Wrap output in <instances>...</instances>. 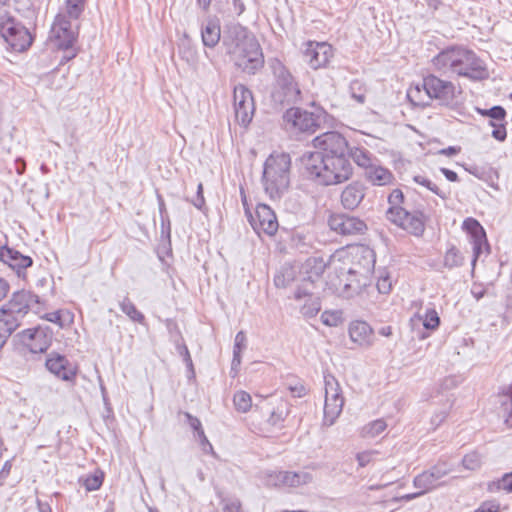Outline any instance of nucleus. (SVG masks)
Wrapping results in <instances>:
<instances>
[{
	"mask_svg": "<svg viewBox=\"0 0 512 512\" xmlns=\"http://www.w3.org/2000/svg\"><path fill=\"white\" fill-rule=\"evenodd\" d=\"M222 47L234 65L244 73L255 74L264 65L262 49L248 30L240 24L225 26Z\"/></svg>",
	"mask_w": 512,
	"mask_h": 512,
	"instance_id": "1",
	"label": "nucleus"
},
{
	"mask_svg": "<svg viewBox=\"0 0 512 512\" xmlns=\"http://www.w3.org/2000/svg\"><path fill=\"white\" fill-rule=\"evenodd\" d=\"M432 65L441 75L446 76L481 80L488 74L484 62L473 51L460 46H451L439 52L432 59Z\"/></svg>",
	"mask_w": 512,
	"mask_h": 512,
	"instance_id": "2",
	"label": "nucleus"
},
{
	"mask_svg": "<svg viewBox=\"0 0 512 512\" xmlns=\"http://www.w3.org/2000/svg\"><path fill=\"white\" fill-rule=\"evenodd\" d=\"M302 164L308 177L319 185L330 186L347 181L353 167L347 157H324L320 154H303Z\"/></svg>",
	"mask_w": 512,
	"mask_h": 512,
	"instance_id": "3",
	"label": "nucleus"
},
{
	"mask_svg": "<svg viewBox=\"0 0 512 512\" xmlns=\"http://www.w3.org/2000/svg\"><path fill=\"white\" fill-rule=\"evenodd\" d=\"M291 158L289 154H271L264 163L263 185L272 200L280 199L290 185Z\"/></svg>",
	"mask_w": 512,
	"mask_h": 512,
	"instance_id": "4",
	"label": "nucleus"
},
{
	"mask_svg": "<svg viewBox=\"0 0 512 512\" xmlns=\"http://www.w3.org/2000/svg\"><path fill=\"white\" fill-rule=\"evenodd\" d=\"M271 68L275 77L271 94L272 100L280 105H292L300 102L302 93L291 72L277 59L272 61Z\"/></svg>",
	"mask_w": 512,
	"mask_h": 512,
	"instance_id": "5",
	"label": "nucleus"
},
{
	"mask_svg": "<svg viewBox=\"0 0 512 512\" xmlns=\"http://www.w3.org/2000/svg\"><path fill=\"white\" fill-rule=\"evenodd\" d=\"M386 216L388 220L415 236H421L424 233L428 219L421 209L412 208L410 204L389 208Z\"/></svg>",
	"mask_w": 512,
	"mask_h": 512,
	"instance_id": "6",
	"label": "nucleus"
},
{
	"mask_svg": "<svg viewBox=\"0 0 512 512\" xmlns=\"http://www.w3.org/2000/svg\"><path fill=\"white\" fill-rule=\"evenodd\" d=\"M324 420L323 423L331 426L340 416L343 406L344 397L338 380L332 374H324Z\"/></svg>",
	"mask_w": 512,
	"mask_h": 512,
	"instance_id": "7",
	"label": "nucleus"
},
{
	"mask_svg": "<svg viewBox=\"0 0 512 512\" xmlns=\"http://www.w3.org/2000/svg\"><path fill=\"white\" fill-rule=\"evenodd\" d=\"M324 268L325 266L323 262L320 261L319 265L315 267L316 279H313L312 276L304 278L294 293V298L296 300L306 299V302L302 307V313L306 316L312 317L321 309L319 301L320 298L315 292V289L317 282H321L320 275L323 273Z\"/></svg>",
	"mask_w": 512,
	"mask_h": 512,
	"instance_id": "8",
	"label": "nucleus"
},
{
	"mask_svg": "<svg viewBox=\"0 0 512 512\" xmlns=\"http://www.w3.org/2000/svg\"><path fill=\"white\" fill-rule=\"evenodd\" d=\"M39 302V297L29 291H17L13 294L12 299L7 304L6 309L0 310V319L14 320L15 329L20 326L21 319L27 314L33 304Z\"/></svg>",
	"mask_w": 512,
	"mask_h": 512,
	"instance_id": "9",
	"label": "nucleus"
},
{
	"mask_svg": "<svg viewBox=\"0 0 512 512\" xmlns=\"http://www.w3.org/2000/svg\"><path fill=\"white\" fill-rule=\"evenodd\" d=\"M315 152H306L305 154H320L324 157H338L348 154V143L346 139L336 131L323 133L313 140Z\"/></svg>",
	"mask_w": 512,
	"mask_h": 512,
	"instance_id": "10",
	"label": "nucleus"
},
{
	"mask_svg": "<svg viewBox=\"0 0 512 512\" xmlns=\"http://www.w3.org/2000/svg\"><path fill=\"white\" fill-rule=\"evenodd\" d=\"M0 33L16 51H24L32 44L29 31L10 16L0 19Z\"/></svg>",
	"mask_w": 512,
	"mask_h": 512,
	"instance_id": "11",
	"label": "nucleus"
},
{
	"mask_svg": "<svg viewBox=\"0 0 512 512\" xmlns=\"http://www.w3.org/2000/svg\"><path fill=\"white\" fill-rule=\"evenodd\" d=\"M53 330L49 326H37L17 334L19 342L32 353H44L52 343Z\"/></svg>",
	"mask_w": 512,
	"mask_h": 512,
	"instance_id": "12",
	"label": "nucleus"
},
{
	"mask_svg": "<svg viewBox=\"0 0 512 512\" xmlns=\"http://www.w3.org/2000/svg\"><path fill=\"white\" fill-rule=\"evenodd\" d=\"M423 89L431 99H436L441 105L450 106L454 102L456 88L450 81L429 74L423 78Z\"/></svg>",
	"mask_w": 512,
	"mask_h": 512,
	"instance_id": "13",
	"label": "nucleus"
},
{
	"mask_svg": "<svg viewBox=\"0 0 512 512\" xmlns=\"http://www.w3.org/2000/svg\"><path fill=\"white\" fill-rule=\"evenodd\" d=\"M246 216L249 223L257 234L265 233L273 236L278 231V220L274 211L266 204L260 203L256 206L255 214L246 209Z\"/></svg>",
	"mask_w": 512,
	"mask_h": 512,
	"instance_id": "14",
	"label": "nucleus"
},
{
	"mask_svg": "<svg viewBox=\"0 0 512 512\" xmlns=\"http://www.w3.org/2000/svg\"><path fill=\"white\" fill-rule=\"evenodd\" d=\"M234 111L237 122L247 126L254 114V100L252 92L242 84L234 87L233 92Z\"/></svg>",
	"mask_w": 512,
	"mask_h": 512,
	"instance_id": "15",
	"label": "nucleus"
},
{
	"mask_svg": "<svg viewBox=\"0 0 512 512\" xmlns=\"http://www.w3.org/2000/svg\"><path fill=\"white\" fill-rule=\"evenodd\" d=\"M287 129L313 133L320 125L319 116L300 108L292 107L283 115Z\"/></svg>",
	"mask_w": 512,
	"mask_h": 512,
	"instance_id": "16",
	"label": "nucleus"
},
{
	"mask_svg": "<svg viewBox=\"0 0 512 512\" xmlns=\"http://www.w3.org/2000/svg\"><path fill=\"white\" fill-rule=\"evenodd\" d=\"M452 471V467L446 462H438L429 470L417 475L413 480V485L421 489L422 493H427L442 483L439 481Z\"/></svg>",
	"mask_w": 512,
	"mask_h": 512,
	"instance_id": "17",
	"label": "nucleus"
},
{
	"mask_svg": "<svg viewBox=\"0 0 512 512\" xmlns=\"http://www.w3.org/2000/svg\"><path fill=\"white\" fill-rule=\"evenodd\" d=\"M331 230L344 236L363 234L367 226L363 220L348 214H333L328 220Z\"/></svg>",
	"mask_w": 512,
	"mask_h": 512,
	"instance_id": "18",
	"label": "nucleus"
},
{
	"mask_svg": "<svg viewBox=\"0 0 512 512\" xmlns=\"http://www.w3.org/2000/svg\"><path fill=\"white\" fill-rule=\"evenodd\" d=\"M68 16L59 13L51 28V38L54 39L55 44L60 49L71 48L76 40V34L72 29Z\"/></svg>",
	"mask_w": 512,
	"mask_h": 512,
	"instance_id": "19",
	"label": "nucleus"
},
{
	"mask_svg": "<svg viewBox=\"0 0 512 512\" xmlns=\"http://www.w3.org/2000/svg\"><path fill=\"white\" fill-rule=\"evenodd\" d=\"M463 229L470 234L473 242L472 265L474 267L477 259L483 252V248H485L486 252L489 253L490 246L487 241L486 232L479 221L474 218L465 219L463 221Z\"/></svg>",
	"mask_w": 512,
	"mask_h": 512,
	"instance_id": "20",
	"label": "nucleus"
},
{
	"mask_svg": "<svg viewBox=\"0 0 512 512\" xmlns=\"http://www.w3.org/2000/svg\"><path fill=\"white\" fill-rule=\"evenodd\" d=\"M303 55L309 66L316 70L327 65L332 57V47L325 42H308Z\"/></svg>",
	"mask_w": 512,
	"mask_h": 512,
	"instance_id": "21",
	"label": "nucleus"
},
{
	"mask_svg": "<svg viewBox=\"0 0 512 512\" xmlns=\"http://www.w3.org/2000/svg\"><path fill=\"white\" fill-rule=\"evenodd\" d=\"M477 111L482 116H487L490 118L488 124L493 127L492 137L500 142L505 141L507 137L506 131V111L502 106L496 105L491 107L490 109H480L477 108Z\"/></svg>",
	"mask_w": 512,
	"mask_h": 512,
	"instance_id": "22",
	"label": "nucleus"
},
{
	"mask_svg": "<svg viewBox=\"0 0 512 512\" xmlns=\"http://www.w3.org/2000/svg\"><path fill=\"white\" fill-rule=\"evenodd\" d=\"M46 367L51 373L64 381H73L76 377V367L63 355H50L46 360Z\"/></svg>",
	"mask_w": 512,
	"mask_h": 512,
	"instance_id": "23",
	"label": "nucleus"
},
{
	"mask_svg": "<svg viewBox=\"0 0 512 512\" xmlns=\"http://www.w3.org/2000/svg\"><path fill=\"white\" fill-rule=\"evenodd\" d=\"M201 38L203 45L207 48H214L220 40L222 41L220 21L217 17H208L202 24Z\"/></svg>",
	"mask_w": 512,
	"mask_h": 512,
	"instance_id": "24",
	"label": "nucleus"
},
{
	"mask_svg": "<svg viewBox=\"0 0 512 512\" xmlns=\"http://www.w3.org/2000/svg\"><path fill=\"white\" fill-rule=\"evenodd\" d=\"M365 197V186L356 181L347 185L341 193V204L345 209L354 210Z\"/></svg>",
	"mask_w": 512,
	"mask_h": 512,
	"instance_id": "25",
	"label": "nucleus"
},
{
	"mask_svg": "<svg viewBox=\"0 0 512 512\" xmlns=\"http://www.w3.org/2000/svg\"><path fill=\"white\" fill-rule=\"evenodd\" d=\"M349 335L353 342L369 347L373 343V330L365 321H353L349 325Z\"/></svg>",
	"mask_w": 512,
	"mask_h": 512,
	"instance_id": "26",
	"label": "nucleus"
},
{
	"mask_svg": "<svg viewBox=\"0 0 512 512\" xmlns=\"http://www.w3.org/2000/svg\"><path fill=\"white\" fill-rule=\"evenodd\" d=\"M3 257L1 261L13 270H15L18 276L21 275L22 271L26 270L33 264V260L29 256L21 254L19 251L12 248L6 247L3 251Z\"/></svg>",
	"mask_w": 512,
	"mask_h": 512,
	"instance_id": "27",
	"label": "nucleus"
},
{
	"mask_svg": "<svg viewBox=\"0 0 512 512\" xmlns=\"http://www.w3.org/2000/svg\"><path fill=\"white\" fill-rule=\"evenodd\" d=\"M365 176L373 185L377 186L390 184L393 180L392 173L376 162L365 171Z\"/></svg>",
	"mask_w": 512,
	"mask_h": 512,
	"instance_id": "28",
	"label": "nucleus"
},
{
	"mask_svg": "<svg viewBox=\"0 0 512 512\" xmlns=\"http://www.w3.org/2000/svg\"><path fill=\"white\" fill-rule=\"evenodd\" d=\"M282 483L286 487H299L312 482L313 476L306 471L292 472L283 471Z\"/></svg>",
	"mask_w": 512,
	"mask_h": 512,
	"instance_id": "29",
	"label": "nucleus"
},
{
	"mask_svg": "<svg viewBox=\"0 0 512 512\" xmlns=\"http://www.w3.org/2000/svg\"><path fill=\"white\" fill-rule=\"evenodd\" d=\"M353 161L360 167L364 168L365 171L374 163L376 159L372 154L364 148H348V154Z\"/></svg>",
	"mask_w": 512,
	"mask_h": 512,
	"instance_id": "30",
	"label": "nucleus"
},
{
	"mask_svg": "<svg viewBox=\"0 0 512 512\" xmlns=\"http://www.w3.org/2000/svg\"><path fill=\"white\" fill-rule=\"evenodd\" d=\"M296 275L294 267L283 265L274 277V284L278 288H286L296 279Z\"/></svg>",
	"mask_w": 512,
	"mask_h": 512,
	"instance_id": "31",
	"label": "nucleus"
},
{
	"mask_svg": "<svg viewBox=\"0 0 512 512\" xmlns=\"http://www.w3.org/2000/svg\"><path fill=\"white\" fill-rule=\"evenodd\" d=\"M119 307L121 311L129 317V319L133 322L143 324L145 321V316L142 312H140L133 302L129 299L128 296H125L122 301L119 302Z\"/></svg>",
	"mask_w": 512,
	"mask_h": 512,
	"instance_id": "32",
	"label": "nucleus"
},
{
	"mask_svg": "<svg viewBox=\"0 0 512 512\" xmlns=\"http://www.w3.org/2000/svg\"><path fill=\"white\" fill-rule=\"evenodd\" d=\"M413 180L417 184L427 188L428 190H430L432 193L439 196L443 200L447 199L450 195L449 188H441L440 186H438L436 183H434L432 180H430L426 176L416 175L413 177Z\"/></svg>",
	"mask_w": 512,
	"mask_h": 512,
	"instance_id": "33",
	"label": "nucleus"
},
{
	"mask_svg": "<svg viewBox=\"0 0 512 512\" xmlns=\"http://www.w3.org/2000/svg\"><path fill=\"white\" fill-rule=\"evenodd\" d=\"M487 490L490 493H497L501 490L512 493V471L505 473L500 479L491 481L487 484Z\"/></svg>",
	"mask_w": 512,
	"mask_h": 512,
	"instance_id": "34",
	"label": "nucleus"
},
{
	"mask_svg": "<svg viewBox=\"0 0 512 512\" xmlns=\"http://www.w3.org/2000/svg\"><path fill=\"white\" fill-rule=\"evenodd\" d=\"M387 428V424L382 419H377L365 425L362 429L364 437L375 438L383 433Z\"/></svg>",
	"mask_w": 512,
	"mask_h": 512,
	"instance_id": "35",
	"label": "nucleus"
},
{
	"mask_svg": "<svg viewBox=\"0 0 512 512\" xmlns=\"http://www.w3.org/2000/svg\"><path fill=\"white\" fill-rule=\"evenodd\" d=\"M366 92V85L360 80H353L349 85V93L351 97L360 104L365 102Z\"/></svg>",
	"mask_w": 512,
	"mask_h": 512,
	"instance_id": "36",
	"label": "nucleus"
},
{
	"mask_svg": "<svg viewBox=\"0 0 512 512\" xmlns=\"http://www.w3.org/2000/svg\"><path fill=\"white\" fill-rule=\"evenodd\" d=\"M179 56L193 69H196L198 53L191 45H182L179 47Z\"/></svg>",
	"mask_w": 512,
	"mask_h": 512,
	"instance_id": "37",
	"label": "nucleus"
},
{
	"mask_svg": "<svg viewBox=\"0 0 512 512\" xmlns=\"http://www.w3.org/2000/svg\"><path fill=\"white\" fill-rule=\"evenodd\" d=\"M233 402L237 411L246 413L252 405L251 396L245 391H238L233 397Z\"/></svg>",
	"mask_w": 512,
	"mask_h": 512,
	"instance_id": "38",
	"label": "nucleus"
},
{
	"mask_svg": "<svg viewBox=\"0 0 512 512\" xmlns=\"http://www.w3.org/2000/svg\"><path fill=\"white\" fill-rule=\"evenodd\" d=\"M86 0H66V16L70 19H78L84 11Z\"/></svg>",
	"mask_w": 512,
	"mask_h": 512,
	"instance_id": "39",
	"label": "nucleus"
},
{
	"mask_svg": "<svg viewBox=\"0 0 512 512\" xmlns=\"http://www.w3.org/2000/svg\"><path fill=\"white\" fill-rule=\"evenodd\" d=\"M281 476H283V471H264L261 473L263 483L268 487L283 486Z\"/></svg>",
	"mask_w": 512,
	"mask_h": 512,
	"instance_id": "40",
	"label": "nucleus"
},
{
	"mask_svg": "<svg viewBox=\"0 0 512 512\" xmlns=\"http://www.w3.org/2000/svg\"><path fill=\"white\" fill-rule=\"evenodd\" d=\"M15 321L8 319H0V349L5 344L7 338L15 331Z\"/></svg>",
	"mask_w": 512,
	"mask_h": 512,
	"instance_id": "41",
	"label": "nucleus"
},
{
	"mask_svg": "<svg viewBox=\"0 0 512 512\" xmlns=\"http://www.w3.org/2000/svg\"><path fill=\"white\" fill-rule=\"evenodd\" d=\"M463 257L456 248L449 249L444 257V265L448 268H454L462 265Z\"/></svg>",
	"mask_w": 512,
	"mask_h": 512,
	"instance_id": "42",
	"label": "nucleus"
},
{
	"mask_svg": "<svg viewBox=\"0 0 512 512\" xmlns=\"http://www.w3.org/2000/svg\"><path fill=\"white\" fill-rule=\"evenodd\" d=\"M451 407L452 401L449 397H446L442 409L439 412H436L431 418V424L435 428L438 427L446 419Z\"/></svg>",
	"mask_w": 512,
	"mask_h": 512,
	"instance_id": "43",
	"label": "nucleus"
},
{
	"mask_svg": "<svg viewBox=\"0 0 512 512\" xmlns=\"http://www.w3.org/2000/svg\"><path fill=\"white\" fill-rule=\"evenodd\" d=\"M500 403L504 412L508 415L506 422L512 423V386L500 396Z\"/></svg>",
	"mask_w": 512,
	"mask_h": 512,
	"instance_id": "44",
	"label": "nucleus"
},
{
	"mask_svg": "<svg viewBox=\"0 0 512 512\" xmlns=\"http://www.w3.org/2000/svg\"><path fill=\"white\" fill-rule=\"evenodd\" d=\"M440 324L438 313L434 309H428L425 313L423 326L428 330H435Z\"/></svg>",
	"mask_w": 512,
	"mask_h": 512,
	"instance_id": "45",
	"label": "nucleus"
},
{
	"mask_svg": "<svg viewBox=\"0 0 512 512\" xmlns=\"http://www.w3.org/2000/svg\"><path fill=\"white\" fill-rule=\"evenodd\" d=\"M463 466L468 470H475L481 465V457L477 452H472L464 456Z\"/></svg>",
	"mask_w": 512,
	"mask_h": 512,
	"instance_id": "46",
	"label": "nucleus"
},
{
	"mask_svg": "<svg viewBox=\"0 0 512 512\" xmlns=\"http://www.w3.org/2000/svg\"><path fill=\"white\" fill-rule=\"evenodd\" d=\"M388 202L391 205L390 208L403 207L406 204H409L408 202L405 201L404 194L400 189H394L390 193L388 197Z\"/></svg>",
	"mask_w": 512,
	"mask_h": 512,
	"instance_id": "47",
	"label": "nucleus"
},
{
	"mask_svg": "<svg viewBox=\"0 0 512 512\" xmlns=\"http://www.w3.org/2000/svg\"><path fill=\"white\" fill-rule=\"evenodd\" d=\"M377 289L382 294H388L392 288V281L388 273H382L377 281Z\"/></svg>",
	"mask_w": 512,
	"mask_h": 512,
	"instance_id": "48",
	"label": "nucleus"
},
{
	"mask_svg": "<svg viewBox=\"0 0 512 512\" xmlns=\"http://www.w3.org/2000/svg\"><path fill=\"white\" fill-rule=\"evenodd\" d=\"M102 481L101 475H91L85 479L84 486L88 491H95L101 487Z\"/></svg>",
	"mask_w": 512,
	"mask_h": 512,
	"instance_id": "49",
	"label": "nucleus"
},
{
	"mask_svg": "<svg viewBox=\"0 0 512 512\" xmlns=\"http://www.w3.org/2000/svg\"><path fill=\"white\" fill-rule=\"evenodd\" d=\"M16 9L21 12H34L36 9L35 0H14Z\"/></svg>",
	"mask_w": 512,
	"mask_h": 512,
	"instance_id": "50",
	"label": "nucleus"
},
{
	"mask_svg": "<svg viewBox=\"0 0 512 512\" xmlns=\"http://www.w3.org/2000/svg\"><path fill=\"white\" fill-rule=\"evenodd\" d=\"M377 454L376 451H364L360 452L356 455V459L360 467L367 466L370 462H372L374 456Z\"/></svg>",
	"mask_w": 512,
	"mask_h": 512,
	"instance_id": "51",
	"label": "nucleus"
},
{
	"mask_svg": "<svg viewBox=\"0 0 512 512\" xmlns=\"http://www.w3.org/2000/svg\"><path fill=\"white\" fill-rule=\"evenodd\" d=\"M500 504L496 501H485L480 507L476 510V512H499Z\"/></svg>",
	"mask_w": 512,
	"mask_h": 512,
	"instance_id": "52",
	"label": "nucleus"
},
{
	"mask_svg": "<svg viewBox=\"0 0 512 512\" xmlns=\"http://www.w3.org/2000/svg\"><path fill=\"white\" fill-rule=\"evenodd\" d=\"M191 203L198 209H202V207L205 204V199L203 196V185L202 183H199L197 186V193L196 197L191 200Z\"/></svg>",
	"mask_w": 512,
	"mask_h": 512,
	"instance_id": "53",
	"label": "nucleus"
},
{
	"mask_svg": "<svg viewBox=\"0 0 512 512\" xmlns=\"http://www.w3.org/2000/svg\"><path fill=\"white\" fill-rule=\"evenodd\" d=\"M185 417L187 419L189 426L194 430L196 434L203 430L202 424L197 417L191 415L188 412L185 413Z\"/></svg>",
	"mask_w": 512,
	"mask_h": 512,
	"instance_id": "54",
	"label": "nucleus"
},
{
	"mask_svg": "<svg viewBox=\"0 0 512 512\" xmlns=\"http://www.w3.org/2000/svg\"><path fill=\"white\" fill-rule=\"evenodd\" d=\"M246 347V335L243 331H239L235 336L233 350L242 351Z\"/></svg>",
	"mask_w": 512,
	"mask_h": 512,
	"instance_id": "55",
	"label": "nucleus"
},
{
	"mask_svg": "<svg viewBox=\"0 0 512 512\" xmlns=\"http://www.w3.org/2000/svg\"><path fill=\"white\" fill-rule=\"evenodd\" d=\"M289 390L293 397H298V398L305 396L307 393L306 387L301 383H297L295 385H290Z\"/></svg>",
	"mask_w": 512,
	"mask_h": 512,
	"instance_id": "56",
	"label": "nucleus"
},
{
	"mask_svg": "<svg viewBox=\"0 0 512 512\" xmlns=\"http://www.w3.org/2000/svg\"><path fill=\"white\" fill-rule=\"evenodd\" d=\"M178 349L179 353L183 356V360L186 363L187 367L193 372V363L187 346L182 345L179 346Z\"/></svg>",
	"mask_w": 512,
	"mask_h": 512,
	"instance_id": "57",
	"label": "nucleus"
},
{
	"mask_svg": "<svg viewBox=\"0 0 512 512\" xmlns=\"http://www.w3.org/2000/svg\"><path fill=\"white\" fill-rule=\"evenodd\" d=\"M283 421L284 417L282 411H273L268 419V422L273 426H278Z\"/></svg>",
	"mask_w": 512,
	"mask_h": 512,
	"instance_id": "58",
	"label": "nucleus"
},
{
	"mask_svg": "<svg viewBox=\"0 0 512 512\" xmlns=\"http://www.w3.org/2000/svg\"><path fill=\"white\" fill-rule=\"evenodd\" d=\"M420 491L419 492H415V493H409V494H405V495H402V496H398V497H394L393 498V501L394 502H399V501H411L413 499H416L420 496H422L424 493H422V490L419 489Z\"/></svg>",
	"mask_w": 512,
	"mask_h": 512,
	"instance_id": "59",
	"label": "nucleus"
},
{
	"mask_svg": "<svg viewBox=\"0 0 512 512\" xmlns=\"http://www.w3.org/2000/svg\"><path fill=\"white\" fill-rule=\"evenodd\" d=\"M44 318L49 321V322H52V323H56L58 324L60 327H62V323H61V314L59 311H54V312H51V313H47Z\"/></svg>",
	"mask_w": 512,
	"mask_h": 512,
	"instance_id": "60",
	"label": "nucleus"
},
{
	"mask_svg": "<svg viewBox=\"0 0 512 512\" xmlns=\"http://www.w3.org/2000/svg\"><path fill=\"white\" fill-rule=\"evenodd\" d=\"M196 435H197L198 440L202 446L203 451H206V447L210 448V450L213 451V447H212L211 443L209 442V440L207 439V437L204 433V430L200 431Z\"/></svg>",
	"mask_w": 512,
	"mask_h": 512,
	"instance_id": "61",
	"label": "nucleus"
},
{
	"mask_svg": "<svg viewBox=\"0 0 512 512\" xmlns=\"http://www.w3.org/2000/svg\"><path fill=\"white\" fill-rule=\"evenodd\" d=\"M161 229L162 234L166 233L167 237H170L171 224L168 215L161 218Z\"/></svg>",
	"mask_w": 512,
	"mask_h": 512,
	"instance_id": "62",
	"label": "nucleus"
},
{
	"mask_svg": "<svg viewBox=\"0 0 512 512\" xmlns=\"http://www.w3.org/2000/svg\"><path fill=\"white\" fill-rule=\"evenodd\" d=\"M441 172L444 174V176L446 177L447 180H449L451 182L458 181V175L456 172H454L450 169H447V168H441Z\"/></svg>",
	"mask_w": 512,
	"mask_h": 512,
	"instance_id": "63",
	"label": "nucleus"
},
{
	"mask_svg": "<svg viewBox=\"0 0 512 512\" xmlns=\"http://www.w3.org/2000/svg\"><path fill=\"white\" fill-rule=\"evenodd\" d=\"M234 12L239 16L245 11V5L241 0H232Z\"/></svg>",
	"mask_w": 512,
	"mask_h": 512,
	"instance_id": "64",
	"label": "nucleus"
}]
</instances>
